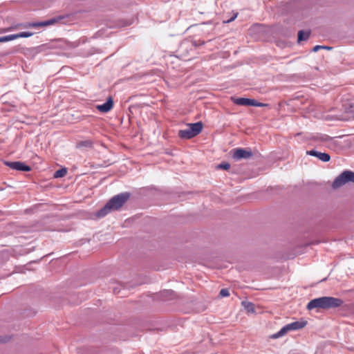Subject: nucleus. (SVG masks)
Wrapping results in <instances>:
<instances>
[{
  "label": "nucleus",
  "mask_w": 354,
  "mask_h": 354,
  "mask_svg": "<svg viewBox=\"0 0 354 354\" xmlns=\"http://www.w3.org/2000/svg\"><path fill=\"white\" fill-rule=\"evenodd\" d=\"M189 44L188 42H183L181 44V48H183V47H187L189 46Z\"/></svg>",
  "instance_id": "cd10ccee"
},
{
  "label": "nucleus",
  "mask_w": 354,
  "mask_h": 354,
  "mask_svg": "<svg viewBox=\"0 0 354 354\" xmlns=\"http://www.w3.org/2000/svg\"><path fill=\"white\" fill-rule=\"evenodd\" d=\"M33 32H21L19 33H17L18 38L21 37H29L33 35Z\"/></svg>",
  "instance_id": "6ab92c4d"
},
{
  "label": "nucleus",
  "mask_w": 354,
  "mask_h": 354,
  "mask_svg": "<svg viewBox=\"0 0 354 354\" xmlns=\"http://www.w3.org/2000/svg\"><path fill=\"white\" fill-rule=\"evenodd\" d=\"M245 307L248 309V311H253V304L252 303H248L247 305H245Z\"/></svg>",
  "instance_id": "b1692460"
},
{
  "label": "nucleus",
  "mask_w": 354,
  "mask_h": 354,
  "mask_svg": "<svg viewBox=\"0 0 354 354\" xmlns=\"http://www.w3.org/2000/svg\"><path fill=\"white\" fill-rule=\"evenodd\" d=\"M12 29H13V28H4V29L2 30V32H9V31H10V30H12Z\"/></svg>",
  "instance_id": "bb28decb"
},
{
  "label": "nucleus",
  "mask_w": 354,
  "mask_h": 354,
  "mask_svg": "<svg viewBox=\"0 0 354 354\" xmlns=\"http://www.w3.org/2000/svg\"><path fill=\"white\" fill-rule=\"evenodd\" d=\"M324 114L322 118L327 122H350L354 120V112H333L329 114V112H322Z\"/></svg>",
  "instance_id": "20e7f679"
},
{
  "label": "nucleus",
  "mask_w": 354,
  "mask_h": 354,
  "mask_svg": "<svg viewBox=\"0 0 354 354\" xmlns=\"http://www.w3.org/2000/svg\"><path fill=\"white\" fill-rule=\"evenodd\" d=\"M6 42L5 36L0 37V43Z\"/></svg>",
  "instance_id": "c756f323"
},
{
  "label": "nucleus",
  "mask_w": 354,
  "mask_h": 354,
  "mask_svg": "<svg viewBox=\"0 0 354 354\" xmlns=\"http://www.w3.org/2000/svg\"><path fill=\"white\" fill-rule=\"evenodd\" d=\"M79 118H80L79 116L75 118L74 115L71 113H68V114L66 115V119L67 122L69 123L75 122L76 120H77Z\"/></svg>",
  "instance_id": "a211bd4d"
},
{
  "label": "nucleus",
  "mask_w": 354,
  "mask_h": 354,
  "mask_svg": "<svg viewBox=\"0 0 354 354\" xmlns=\"http://www.w3.org/2000/svg\"><path fill=\"white\" fill-rule=\"evenodd\" d=\"M314 140H319V141H322V142H327V141L331 140L332 138L329 136H328V135L321 134V135L315 136L314 138Z\"/></svg>",
  "instance_id": "dca6fc26"
},
{
  "label": "nucleus",
  "mask_w": 354,
  "mask_h": 354,
  "mask_svg": "<svg viewBox=\"0 0 354 354\" xmlns=\"http://www.w3.org/2000/svg\"><path fill=\"white\" fill-rule=\"evenodd\" d=\"M91 145H92V142L89 140L81 141V142L77 143V148H80V147H91Z\"/></svg>",
  "instance_id": "f3484780"
},
{
  "label": "nucleus",
  "mask_w": 354,
  "mask_h": 354,
  "mask_svg": "<svg viewBox=\"0 0 354 354\" xmlns=\"http://www.w3.org/2000/svg\"><path fill=\"white\" fill-rule=\"evenodd\" d=\"M217 168L227 170L230 168V165L228 162H222L217 166Z\"/></svg>",
  "instance_id": "aec40b11"
},
{
  "label": "nucleus",
  "mask_w": 354,
  "mask_h": 354,
  "mask_svg": "<svg viewBox=\"0 0 354 354\" xmlns=\"http://www.w3.org/2000/svg\"><path fill=\"white\" fill-rule=\"evenodd\" d=\"M231 100L233 102V103L240 105V106H258V107H268V104H263L257 102L256 100L254 99H249V98H245V97H231Z\"/></svg>",
  "instance_id": "423d86ee"
},
{
  "label": "nucleus",
  "mask_w": 354,
  "mask_h": 354,
  "mask_svg": "<svg viewBox=\"0 0 354 354\" xmlns=\"http://www.w3.org/2000/svg\"><path fill=\"white\" fill-rule=\"evenodd\" d=\"M67 174V169L66 168H62L56 171L54 174V178H62L66 176Z\"/></svg>",
  "instance_id": "2eb2a0df"
},
{
  "label": "nucleus",
  "mask_w": 354,
  "mask_h": 354,
  "mask_svg": "<svg viewBox=\"0 0 354 354\" xmlns=\"http://www.w3.org/2000/svg\"><path fill=\"white\" fill-rule=\"evenodd\" d=\"M307 324L306 321H301V322H295L289 324L290 328L292 330H296L301 328H303L306 326Z\"/></svg>",
  "instance_id": "f8f14e48"
},
{
  "label": "nucleus",
  "mask_w": 354,
  "mask_h": 354,
  "mask_svg": "<svg viewBox=\"0 0 354 354\" xmlns=\"http://www.w3.org/2000/svg\"><path fill=\"white\" fill-rule=\"evenodd\" d=\"M252 156V152L250 150L245 149L238 148L234 149L232 157L235 160L248 159Z\"/></svg>",
  "instance_id": "6e6552de"
},
{
  "label": "nucleus",
  "mask_w": 354,
  "mask_h": 354,
  "mask_svg": "<svg viewBox=\"0 0 354 354\" xmlns=\"http://www.w3.org/2000/svg\"><path fill=\"white\" fill-rule=\"evenodd\" d=\"M59 19H51L47 21H41V22H30L24 25L25 28H40L48 26L50 25H53L55 23L58 22Z\"/></svg>",
  "instance_id": "1a4fd4ad"
},
{
  "label": "nucleus",
  "mask_w": 354,
  "mask_h": 354,
  "mask_svg": "<svg viewBox=\"0 0 354 354\" xmlns=\"http://www.w3.org/2000/svg\"><path fill=\"white\" fill-rule=\"evenodd\" d=\"M202 44H204V41L200 42L199 45H202Z\"/></svg>",
  "instance_id": "473e14b6"
},
{
  "label": "nucleus",
  "mask_w": 354,
  "mask_h": 354,
  "mask_svg": "<svg viewBox=\"0 0 354 354\" xmlns=\"http://www.w3.org/2000/svg\"><path fill=\"white\" fill-rule=\"evenodd\" d=\"M130 198L129 192H124L112 197L97 213V217H104L111 211L120 209Z\"/></svg>",
  "instance_id": "f257e3e1"
},
{
  "label": "nucleus",
  "mask_w": 354,
  "mask_h": 354,
  "mask_svg": "<svg viewBox=\"0 0 354 354\" xmlns=\"http://www.w3.org/2000/svg\"><path fill=\"white\" fill-rule=\"evenodd\" d=\"M219 295L221 297H227L230 295V292L227 288H223L221 290Z\"/></svg>",
  "instance_id": "4be33fe9"
},
{
  "label": "nucleus",
  "mask_w": 354,
  "mask_h": 354,
  "mask_svg": "<svg viewBox=\"0 0 354 354\" xmlns=\"http://www.w3.org/2000/svg\"><path fill=\"white\" fill-rule=\"evenodd\" d=\"M113 104V100L110 97L105 103H104L103 104L97 105L96 108L97 109L98 111H109L110 109H112Z\"/></svg>",
  "instance_id": "9b49d317"
},
{
  "label": "nucleus",
  "mask_w": 354,
  "mask_h": 354,
  "mask_svg": "<svg viewBox=\"0 0 354 354\" xmlns=\"http://www.w3.org/2000/svg\"><path fill=\"white\" fill-rule=\"evenodd\" d=\"M306 153L308 155L318 158L320 160L323 162H328L330 159V155L326 153H322L315 150L308 151Z\"/></svg>",
  "instance_id": "9d476101"
},
{
  "label": "nucleus",
  "mask_w": 354,
  "mask_h": 354,
  "mask_svg": "<svg viewBox=\"0 0 354 354\" xmlns=\"http://www.w3.org/2000/svg\"><path fill=\"white\" fill-rule=\"evenodd\" d=\"M5 38H6V41L7 42V41H10L18 39V36H17V34H13V35H6V36H5Z\"/></svg>",
  "instance_id": "412c9836"
},
{
  "label": "nucleus",
  "mask_w": 354,
  "mask_h": 354,
  "mask_svg": "<svg viewBox=\"0 0 354 354\" xmlns=\"http://www.w3.org/2000/svg\"><path fill=\"white\" fill-rule=\"evenodd\" d=\"M343 304V301L339 298L333 297H322L312 299L307 305V309L310 310L314 308L330 309L337 308Z\"/></svg>",
  "instance_id": "f03ea898"
},
{
  "label": "nucleus",
  "mask_w": 354,
  "mask_h": 354,
  "mask_svg": "<svg viewBox=\"0 0 354 354\" xmlns=\"http://www.w3.org/2000/svg\"><path fill=\"white\" fill-rule=\"evenodd\" d=\"M292 330L290 328L289 324L284 326L278 333L274 334L272 335L273 338H279L281 337L286 334H287L289 331H291Z\"/></svg>",
  "instance_id": "ddd939ff"
},
{
  "label": "nucleus",
  "mask_w": 354,
  "mask_h": 354,
  "mask_svg": "<svg viewBox=\"0 0 354 354\" xmlns=\"http://www.w3.org/2000/svg\"><path fill=\"white\" fill-rule=\"evenodd\" d=\"M3 163L9 167L10 168L20 171H30L31 170V167L25 163L20 162V161H16V162H10V161H4Z\"/></svg>",
  "instance_id": "0eeeda50"
},
{
  "label": "nucleus",
  "mask_w": 354,
  "mask_h": 354,
  "mask_svg": "<svg viewBox=\"0 0 354 354\" xmlns=\"http://www.w3.org/2000/svg\"><path fill=\"white\" fill-rule=\"evenodd\" d=\"M349 182L354 183V172L346 170L335 178L332 187L334 189H337Z\"/></svg>",
  "instance_id": "39448f33"
},
{
  "label": "nucleus",
  "mask_w": 354,
  "mask_h": 354,
  "mask_svg": "<svg viewBox=\"0 0 354 354\" xmlns=\"http://www.w3.org/2000/svg\"><path fill=\"white\" fill-rule=\"evenodd\" d=\"M321 48H327V47H326V46H319V45H317V46H315L313 48V50L314 52H316V51H317L318 50H319V49H321Z\"/></svg>",
  "instance_id": "393cba45"
},
{
  "label": "nucleus",
  "mask_w": 354,
  "mask_h": 354,
  "mask_svg": "<svg viewBox=\"0 0 354 354\" xmlns=\"http://www.w3.org/2000/svg\"><path fill=\"white\" fill-rule=\"evenodd\" d=\"M174 294L172 290H165L162 293V297L172 296Z\"/></svg>",
  "instance_id": "5701e85b"
},
{
  "label": "nucleus",
  "mask_w": 354,
  "mask_h": 354,
  "mask_svg": "<svg viewBox=\"0 0 354 354\" xmlns=\"http://www.w3.org/2000/svg\"><path fill=\"white\" fill-rule=\"evenodd\" d=\"M310 36L309 32H304L302 30L298 32V41H301L308 39Z\"/></svg>",
  "instance_id": "4468645a"
},
{
  "label": "nucleus",
  "mask_w": 354,
  "mask_h": 354,
  "mask_svg": "<svg viewBox=\"0 0 354 354\" xmlns=\"http://www.w3.org/2000/svg\"><path fill=\"white\" fill-rule=\"evenodd\" d=\"M8 340V339L7 337H3L0 336V343L6 342Z\"/></svg>",
  "instance_id": "a878e982"
},
{
  "label": "nucleus",
  "mask_w": 354,
  "mask_h": 354,
  "mask_svg": "<svg viewBox=\"0 0 354 354\" xmlns=\"http://www.w3.org/2000/svg\"><path fill=\"white\" fill-rule=\"evenodd\" d=\"M186 126L187 129L178 131V136L181 139L189 140L198 136L202 131L203 123L199 121L196 123H187Z\"/></svg>",
  "instance_id": "7ed1b4c3"
},
{
  "label": "nucleus",
  "mask_w": 354,
  "mask_h": 354,
  "mask_svg": "<svg viewBox=\"0 0 354 354\" xmlns=\"http://www.w3.org/2000/svg\"><path fill=\"white\" fill-rule=\"evenodd\" d=\"M192 46H196L198 44L196 41H193L191 42Z\"/></svg>",
  "instance_id": "7c9ffc66"
},
{
  "label": "nucleus",
  "mask_w": 354,
  "mask_h": 354,
  "mask_svg": "<svg viewBox=\"0 0 354 354\" xmlns=\"http://www.w3.org/2000/svg\"><path fill=\"white\" fill-rule=\"evenodd\" d=\"M113 292L115 294H118L120 291L117 290V288H113Z\"/></svg>",
  "instance_id": "2f4dec72"
},
{
  "label": "nucleus",
  "mask_w": 354,
  "mask_h": 354,
  "mask_svg": "<svg viewBox=\"0 0 354 354\" xmlns=\"http://www.w3.org/2000/svg\"><path fill=\"white\" fill-rule=\"evenodd\" d=\"M237 15H238V14H237V13H236V14H235V15H234L232 19H230L227 20V22H231V21H232L233 20H234V19H235V18H236Z\"/></svg>",
  "instance_id": "c85d7f7f"
}]
</instances>
